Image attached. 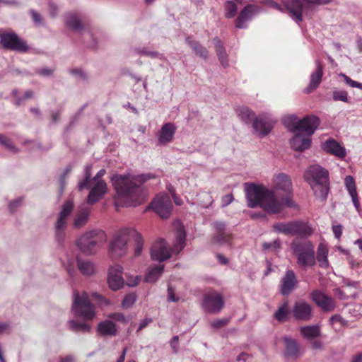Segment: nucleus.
Instances as JSON below:
<instances>
[{
  "instance_id": "obj_1",
  "label": "nucleus",
  "mask_w": 362,
  "mask_h": 362,
  "mask_svg": "<svg viewBox=\"0 0 362 362\" xmlns=\"http://www.w3.org/2000/svg\"><path fill=\"white\" fill-rule=\"evenodd\" d=\"M274 190H281L286 193L281 201L274 194V192L267 189L262 185L250 184L246 189L247 206L250 208L260 206L269 214H276L281 212L284 206L294 207L291 192L292 182L288 175L284 173L277 175L274 180Z\"/></svg>"
},
{
  "instance_id": "obj_2",
  "label": "nucleus",
  "mask_w": 362,
  "mask_h": 362,
  "mask_svg": "<svg viewBox=\"0 0 362 362\" xmlns=\"http://www.w3.org/2000/svg\"><path fill=\"white\" fill-rule=\"evenodd\" d=\"M150 175H115L112 182L116 192L115 202L125 206H135L144 203L146 192L143 186L148 180Z\"/></svg>"
},
{
  "instance_id": "obj_3",
  "label": "nucleus",
  "mask_w": 362,
  "mask_h": 362,
  "mask_svg": "<svg viewBox=\"0 0 362 362\" xmlns=\"http://www.w3.org/2000/svg\"><path fill=\"white\" fill-rule=\"evenodd\" d=\"M285 124L289 130L295 134L290 141L291 148L296 151H303L310 147V136L320 124V119L314 115H308L300 120L296 116L288 117Z\"/></svg>"
},
{
  "instance_id": "obj_4",
  "label": "nucleus",
  "mask_w": 362,
  "mask_h": 362,
  "mask_svg": "<svg viewBox=\"0 0 362 362\" xmlns=\"http://www.w3.org/2000/svg\"><path fill=\"white\" fill-rule=\"evenodd\" d=\"M303 177L312 189L314 196L325 202L329 192L328 170L319 165H313L306 169Z\"/></svg>"
},
{
  "instance_id": "obj_5",
  "label": "nucleus",
  "mask_w": 362,
  "mask_h": 362,
  "mask_svg": "<svg viewBox=\"0 0 362 362\" xmlns=\"http://www.w3.org/2000/svg\"><path fill=\"white\" fill-rule=\"evenodd\" d=\"M133 241L135 244L134 255L141 253L144 240L141 235L134 228H124L118 231L110 244V250L116 257H121L127 251V243Z\"/></svg>"
},
{
  "instance_id": "obj_6",
  "label": "nucleus",
  "mask_w": 362,
  "mask_h": 362,
  "mask_svg": "<svg viewBox=\"0 0 362 362\" xmlns=\"http://www.w3.org/2000/svg\"><path fill=\"white\" fill-rule=\"evenodd\" d=\"M107 241V235L102 230H93L85 233L76 242L78 249L83 253L90 255Z\"/></svg>"
},
{
  "instance_id": "obj_7",
  "label": "nucleus",
  "mask_w": 362,
  "mask_h": 362,
  "mask_svg": "<svg viewBox=\"0 0 362 362\" xmlns=\"http://www.w3.org/2000/svg\"><path fill=\"white\" fill-rule=\"evenodd\" d=\"M291 247L296 256L298 265L306 267L315 264L314 245L310 241L293 240Z\"/></svg>"
},
{
  "instance_id": "obj_8",
  "label": "nucleus",
  "mask_w": 362,
  "mask_h": 362,
  "mask_svg": "<svg viewBox=\"0 0 362 362\" xmlns=\"http://www.w3.org/2000/svg\"><path fill=\"white\" fill-rule=\"evenodd\" d=\"M74 296L72 308L76 315L81 317L86 320H92L95 316V309L90 303L88 294L86 292L79 294L78 291H75Z\"/></svg>"
},
{
  "instance_id": "obj_9",
  "label": "nucleus",
  "mask_w": 362,
  "mask_h": 362,
  "mask_svg": "<svg viewBox=\"0 0 362 362\" xmlns=\"http://www.w3.org/2000/svg\"><path fill=\"white\" fill-rule=\"evenodd\" d=\"M332 0H289L284 1V6L288 11L291 18L296 22L303 21L302 13L305 8L312 5H325Z\"/></svg>"
},
{
  "instance_id": "obj_10",
  "label": "nucleus",
  "mask_w": 362,
  "mask_h": 362,
  "mask_svg": "<svg viewBox=\"0 0 362 362\" xmlns=\"http://www.w3.org/2000/svg\"><path fill=\"white\" fill-rule=\"evenodd\" d=\"M0 45L6 50L25 53L29 50L26 41L14 32H0Z\"/></svg>"
},
{
  "instance_id": "obj_11",
  "label": "nucleus",
  "mask_w": 362,
  "mask_h": 362,
  "mask_svg": "<svg viewBox=\"0 0 362 362\" xmlns=\"http://www.w3.org/2000/svg\"><path fill=\"white\" fill-rule=\"evenodd\" d=\"M74 208L73 202L67 200L63 204L62 209L59 214L55 223V236L59 243L62 244L64 240V230L66 226V219L71 214Z\"/></svg>"
},
{
  "instance_id": "obj_12",
  "label": "nucleus",
  "mask_w": 362,
  "mask_h": 362,
  "mask_svg": "<svg viewBox=\"0 0 362 362\" xmlns=\"http://www.w3.org/2000/svg\"><path fill=\"white\" fill-rule=\"evenodd\" d=\"M223 296L216 291H210L203 297L202 307L205 312L218 313L224 307Z\"/></svg>"
},
{
  "instance_id": "obj_13",
  "label": "nucleus",
  "mask_w": 362,
  "mask_h": 362,
  "mask_svg": "<svg viewBox=\"0 0 362 362\" xmlns=\"http://www.w3.org/2000/svg\"><path fill=\"white\" fill-rule=\"evenodd\" d=\"M151 208L162 218H168L173 209V204L168 194L157 195L150 204Z\"/></svg>"
},
{
  "instance_id": "obj_14",
  "label": "nucleus",
  "mask_w": 362,
  "mask_h": 362,
  "mask_svg": "<svg viewBox=\"0 0 362 362\" xmlns=\"http://www.w3.org/2000/svg\"><path fill=\"white\" fill-rule=\"evenodd\" d=\"M313 307L304 300H300L295 302L292 314L296 320L300 321H309L313 317Z\"/></svg>"
},
{
  "instance_id": "obj_15",
  "label": "nucleus",
  "mask_w": 362,
  "mask_h": 362,
  "mask_svg": "<svg viewBox=\"0 0 362 362\" xmlns=\"http://www.w3.org/2000/svg\"><path fill=\"white\" fill-rule=\"evenodd\" d=\"M151 257L153 260L158 262L165 261L171 257V251L164 240L159 239L153 244L151 248Z\"/></svg>"
},
{
  "instance_id": "obj_16",
  "label": "nucleus",
  "mask_w": 362,
  "mask_h": 362,
  "mask_svg": "<svg viewBox=\"0 0 362 362\" xmlns=\"http://www.w3.org/2000/svg\"><path fill=\"white\" fill-rule=\"evenodd\" d=\"M313 300L322 310L329 313L334 310L336 305L334 300L320 291L315 290L311 293Z\"/></svg>"
},
{
  "instance_id": "obj_17",
  "label": "nucleus",
  "mask_w": 362,
  "mask_h": 362,
  "mask_svg": "<svg viewBox=\"0 0 362 362\" xmlns=\"http://www.w3.org/2000/svg\"><path fill=\"white\" fill-rule=\"evenodd\" d=\"M298 280L294 272L288 269L282 277L280 283V292L284 296H288L296 288Z\"/></svg>"
},
{
  "instance_id": "obj_18",
  "label": "nucleus",
  "mask_w": 362,
  "mask_h": 362,
  "mask_svg": "<svg viewBox=\"0 0 362 362\" xmlns=\"http://www.w3.org/2000/svg\"><path fill=\"white\" fill-rule=\"evenodd\" d=\"M216 233L213 235L211 243L213 244H230L232 240V234L226 230V224L223 222H216L214 224Z\"/></svg>"
},
{
  "instance_id": "obj_19",
  "label": "nucleus",
  "mask_w": 362,
  "mask_h": 362,
  "mask_svg": "<svg viewBox=\"0 0 362 362\" xmlns=\"http://www.w3.org/2000/svg\"><path fill=\"white\" fill-rule=\"evenodd\" d=\"M122 269V267L120 265H115L110 268L108 284L112 290L117 291L123 286Z\"/></svg>"
},
{
  "instance_id": "obj_20",
  "label": "nucleus",
  "mask_w": 362,
  "mask_h": 362,
  "mask_svg": "<svg viewBox=\"0 0 362 362\" xmlns=\"http://www.w3.org/2000/svg\"><path fill=\"white\" fill-rule=\"evenodd\" d=\"M107 190V186L106 182L102 180H98L88 194L87 203L92 205L99 202L102 198H103Z\"/></svg>"
},
{
  "instance_id": "obj_21",
  "label": "nucleus",
  "mask_w": 362,
  "mask_h": 362,
  "mask_svg": "<svg viewBox=\"0 0 362 362\" xmlns=\"http://www.w3.org/2000/svg\"><path fill=\"white\" fill-rule=\"evenodd\" d=\"M316 69L310 75V80L308 86L305 89L304 93L309 94L313 92L320 84L323 76V66L320 60L315 61Z\"/></svg>"
},
{
  "instance_id": "obj_22",
  "label": "nucleus",
  "mask_w": 362,
  "mask_h": 362,
  "mask_svg": "<svg viewBox=\"0 0 362 362\" xmlns=\"http://www.w3.org/2000/svg\"><path fill=\"white\" fill-rule=\"evenodd\" d=\"M176 128L173 123H166L158 132V144L165 146L173 139Z\"/></svg>"
},
{
  "instance_id": "obj_23",
  "label": "nucleus",
  "mask_w": 362,
  "mask_h": 362,
  "mask_svg": "<svg viewBox=\"0 0 362 362\" xmlns=\"http://www.w3.org/2000/svg\"><path fill=\"white\" fill-rule=\"evenodd\" d=\"M252 128L257 135L264 137L270 133L273 126L269 121L257 117L252 122Z\"/></svg>"
},
{
  "instance_id": "obj_24",
  "label": "nucleus",
  "mask_w": 362,
  "mask_h": 362,
  "mask_svg": "<svg viewBox=\"0 0 362 362\" xmlns=\"http://www.w3.org/2000/svg\"><path fill=\"white\" fill-rule=\"evenodd\" d=\"M322 148L327 153L339 158H344L346 155V149L334 139H328L322 144Z\"/></svg>"
},
{
  "instance_id": "obj_25",
  "label": "nucleus",
  "mask_w": 362,
  "mask_h": 362,
  "mask_svg": "<svg viewBox=\"0 0 362 362\" xmlns=\"http://www.w3.org/2000/svg\"><path fill=\"white\" fill-rule=\"evenodd\" d=\"M256 6L252 4H248L240 12L235 22V26L238 28H245L247 27L245 22L251 19L252 15L256 11Z\"/></svg>"
},
{
  "instance_id": "obj_26",
  "label": "nucleus",
  "mask_w": 362,
  "mask_h": 362,
  "mask_svg": "<svg viewBox=\"0 0 362 362\" xmlns=\"http://www.w3.org/2000/svg\"><path fill=\"white\" fill-rule=\"evenodd\" d=\"M313 233V229L305 222L292 221V236L308 237Z\"/></svg>"
},
{
  "instance_id": "obj_27",
  "label": "nucleus",
  "mask_w": 362,
  "mask_h": 362,
  "mask_svg": "<svg viewBox=\"0 0 362 362\" xmlns=\"http://www.w3.org/2000/svg\"><path fill=\"white\" fill-rule=\"evenodd\" d=\"M346 187L349 192V194L351 197L353 204L357 211H360L361 205L358 200V193L356 190V183L354 177L351 175H348L344 180Z\"/></svg>"
},
{
  "instance_id": "obj_28",
  "label": "nucleus",
  "mask_w": 362,
  "mask_h": 362,
  "mask_svg": "<svg viewBox=\"0 0 362 362\" xmlns=\"http://www.w3.org/2000/svg\"><path fill=\"white\" fill-rule=\"evenodd\" d=\"M97 332L103 337H114L117 334V329L112 321L104 320L98 325Z\"/></svg>"
},
{
  "instance_id": "obj_29",
  "label": "nucleus",
  "mask_w": 362,
  "mask_h": 362,
  "mask_svg": "<svg viewBox=\"0 0 362 362\" xmlns=\"http://www.w3.org/2000/svg\"><path fill=\"white\" fill-rule=\"evenodd\" d=\"M66 25L74 31H80L83 28L81 18L77 13L70 12L65 16Z\"/></svg>"
},
{
  "instance_id": "obj_30",
  "label": "nucleus",
  "mask_w": 362,
  "mask_h": 362,
  "mask_svg": "<svg viewBox=\"0 0 362 362\" xmlns=\"http://www.w3.org/2000/svg\"><path fill=\"white\" fill-rule=\"evenodd\" d=\"M186 43L191 47L197 56L206 59L209 57L208 49L204 47L199 42L193 40L192 37H187L185 39Z\"/></svg>"
},
{
  "instance_id": "obj_31",
  "label": "nucleus",
  "mask_w": 362,
  "mask_h": 362,
  "mask_svg": "<svg viewBox=\"0 0 362 362\" xmlns=\"http://www.w3.org/2000/svg\"><path fill=\"white\" fill-rule=\"evenodd\" d=\"M213 42L220 63L223 67H226L228 65V58L223 42L216 37L213 39Z\"/></svg>"
},
{
  "instance_id": "obj_32",
  "label": "nucleus",
  "mask_w": 362,
  "mask_h": 362,
  "mask_svg": "<svg viewBox=\"0 0 362 362\" xmlns=\"http://www.w3.org/2000/svg\"><path fill=\"white\" fill-rule=\"evenodd\" d=\"M238 117L244 123L248 124L257 117L255 112L247 106H240L236 109Z\"/></svg>"
},
{
  "instance_id": "obj_33",
  "label": "nucleus",
  "mask_w": 362,
  "mask_h": 362,
  "mask_svg": "<svg viewBox=\"0 0 362 362\" xmlns=\"http://www.w3.org/2000/svg\"><path fill=\"white\" fill-rule=\"evenodd\" d=\"M186 233L183 226H180L176 231V243L171 251L179 254L185 247Z\"/></svg>"
},
{
  "instance_id": "obj_34",
  "label": "nucleus",
  "mask_w": 362,
  "mask_h": 362,
  "mask_svg": "<svg viewBox=\"0 0 362 362\" xmlns=\"http://www.w3.org/2000/svg\"><path fill=\"white\" fill-rule=\"evenodd\" d=\"M328 248L324 243H320L317 247V255L315 260L317 259L319 266L322 268H328L329 261L327 259Z\"/></svg>"
},
{
  "instance_id": "obj_35",
  "label": "nucleus",
  "mask_w": 362,
  "mask_h": 362,
  "mask_svg": "<svg viewBox=\"0 0 362 362\" xmlns=\"http://www.w3.org/2000/svg\"><path fill=\"white\" fill-rule=\"evenodd\" d=\"M283 341L285 345L286 355L291 357H297L299 353V346L297 341L291 338L284 337Z\"/></svg>"
},
{
  "instance_id": "obj_36",
  "label": "nucleus",
  "mask_w": 362,
  "mask_h": 362,
  "mask_svg": "<svg viewBox=\"0 0 362 362\" xmlns=\"http://www.w3.org/2000/svg\"><path fill=\"white\" fill-rule=\"evenodd\" d=\"M89 215V209L83 208L81 209L75 217L74 227L76 228H80L85 226L88 221Z\"/></svg>"
},
{
  "instance_id": "obj_37",
  "label": "nucleus",
  "mask_w": 362,
  "mask_h": 362,
  "mask_svg": "<svg viewBox=\"0 0 362 362\" xmlns=\"http://www.w3.org/2000/svg\"><path fill=\"white\" fill-rule=\"evenodd\" d=\"M290 310L288 301H284L283 304L274 313V317L280 322H286L288 320Z\"/></svg>"
},
{
  "instance_id": "obj_38",
  "label": "nucleus",
  "mask_w": 362,
  "mask_h": 362,
  "mask_svg": "<svg viewBox=\"0 0 362 362\" xmlns=\"http://www.w3.org/2000/svg\"><path fill=\"white\" fill-rule=\"evenodd\" d=\"M300 333L306 339H313L320 335V328L318 325L304 326L300 328Z\"/></svg>"
},
{
  "instance_id": "obj_39",
  "label": "nucleus",
  "mask_w": 362,
  "mask_h": 362,
  "mask_svg": "<svg viewBox=\"0 0 362 362\" xmlns=\"http://www.w3.org/2000/svg\"><path fill=\"white\" fill-rule=\"evenodd\" d=\"M69 323L70 329L75 332L89 333L91 329L90 325L85 322L72 320Z\"/></svg>"
},
{
  "instance_id": "obj_40",
  "label": "nucleus",
  "mask_w": 362,
  "mask_h": 362,
  "mask_svg": "<svg viewBox=\"0 0 362 362\" xmlns=\"http://www.w3.org/2000/svg\"><path fill=\"white\" fill-rule=\"evenodd\" d=\"M77 266L83 275L90 276L95 272V265L90 261L77 259Z\"/></svg>"
},
{
  "instance_id": "obj_41",
  "label": "nucleus",
  "mask_w": 362,
  "mask_h": 362,
  "mask_svg": "<svg viewBox=\"0 0 362 362\" xmlns=\"http://www.w3.org/2000/svg\"><path fill=\"white\" fill-rule=\"evenodd\" d=\"M164 269L163 265L156 266L151 269L145 276V281L153 283L158 280Z\"/></svg>"
},
{
  "instance_id": "obj_42",
  "label": "nucleus",
  "mask_w": 362,
  "mask_h": 362,
  "mask_svg": "<svg viewBox=\"0 0 362 362\" xmlns=\"http://www.w3.org/2000/svg\"><path fill=\"white\" fill-rule=\"evenodd\" d=\"M273 228L276 232L281 233L286 235H292V221L287 223H276L273 225Z\"/></svg>"
},
{
  "instance_id": "obj_43",
  "label": "nucleus",
  "mask_w": 362,
  "mask_h": 362,
  "mask_svg": "<svg viewBox=\"0 0 362 362\" xmlns=\"http://www.w3.org/2000/svg\"><path fill=\"white\" fill-rule=\"evenodd\" d=\"M225 17L226 18H233L238 11L237 5L234 1H226L224 4Z\"/></svg>"
},
{
  "instance_id": "obj_44",
  "label": "nucleus",
  "mask_w": 362,
  "mask_h": 362,
  "mask_svg": "<svg viewBox=\"0 0 362 362\" xmlns=\"http://www.w3.org/2000/svg\"><path fill=\"white\" fill-rule=\"evenodd\" d=\"M71 172V167L67 166L63 174L60 176V177L58 179V185L59 187V194L62 195L64 191V188L66 187V180L67 179L68 175Z\"/></svg>"
},
{
  "instance_id": "obj_45",
  "label": "nucleus",
  "mask_w": 362,
  "mask_h": 362,
  "mask_svg": "<svg viewBox=\"0 0 362 362\" xmlns=\"http://www.w3.org/2000/svg\"><path fill=\"white\" fill-rule=\"evenodd\" d=\"M136 300V294L131 293L126 295L122 302V305L124 308H129L132 306Z\"/></svg>"
},
{
  "instance_id": "obj_46",
  "label": "nucleus",
  "mask_w": 362,
  "mask_h": 362,
  "mask_svg": "<svg viewBox=\"0 0 362 362\" xmlns=\"http://www.w3.org/2000/svg\"><path fill=\"white\" fill-rule=\"evenodd\" d=\"M91 298L92 300L96 301L100 306L109 305L110 304V301L107 298L99 293H93Z\"/></svg>"
},
{
  "instance_id": "obj_47",
  "label": "nucleus",
  "mask_w": 362,
  "mask_h": 362,
  "mask_svg": "<svg viewBox=\"0 0 362 362\" xmlns=\"http://www.w3.org/2000/svg\"><path fill=\"white\" fill-rule=\"evenodd\" d=\"M329 322L332 325L335 323H339L342 327H346L349 325L348 321L344 320L340 315L338 314L333 315L329 318Z\"/></svg>"
},
{
  "instance_id": "obj_48",
  "label": "nucleus",
  "mask_w": 362,
  "mask_h": 362,
  "mask_svg": "<svg viewBox=\"0 0 362 362\" xmlns=\"http://www.w3.org/2000/svg\"><path fill=\"white\" fill-rule=\"evenodd\" d=\"M333 99L337 100H340L343 102L348 101V95L347 92L344 90H335L333 92Z\"/></svg>"
},
{
  "instance_id": "obj_49",
  "label": "nucleus",
  "mask_w": 362,
  "mask_h": 362,
  "mask_svg": "<svg viewBox=\"0 0 362 362\" xmlns=\"http://www.w3.org/2000/svg\"><path fill=\"white\" fill-rule=\"evenodd\" d=\"M228 323V320L223 318V319H217L212 322H211L210 325L211 327L215 329H219L221 327H225Z\"/></svg>"
},
{
  "instance_id": "obj_50",
  "label": "nucleus",
  "mask_w": 362,
  "mask_h": 362,
  "mask_svg": "<svg viewBox=\"0 0 362 362\" xmlns=\"http://www.w3.org/2000/svg\"><path fill=\"white\" fill-rule=\"evenodd\" d=\"M0 144L4 146L6 148L8 149H13L14 146L11 142V141L3 134H0Z\"/></svg>"
},
{
  "instance_id": "obj_51",
  "label": "nucleus",
  "mask_w": 362,
  "mask_h": 362,
  "mask_svg": "<svg viewBox=\"0 0 362 362\" xmlns=\"http://www.w3.org/2000/svg\"><path fill=\"white\" fill-rule=\"evenodd\" d=\"M30 13L31 15L33 22L36 25H42V18L40 13H38L35 10H30Z\"/></svg>"
},
{
  "instance_id": "obj_52",
  "label": "nucleus",
  "mask_w": 362,
  "mask_h": 362,
  "mask_svg": "<svg viewBox=\"0 0 362 362\" xmlns=\"http://www.w3.org/2000/svg\"><path fill=\"white\" fill-rule=\"evenodd\" d=\"M170 346L173 350V352L176 354L179 351V337L174 336L170 340Z\"/></svg>"
},
{
  "instance_id": "obj_53",
  "label": "nucleus",
  "mask_w": 362,
  "mask_h": 362,
  "mask_svg": "<svg viewBox=\"0 0 362 362\" xmlns=\"http://www.w3.org/2000/svg\"><path fill=\"white\" fill-rule=\"evenodd\" d=\"M281 246L279 240H274L272 243H264L262 245L263 249L267 250L271 248L277 249Z\"/></svg>"
},
{
  "instance_id": "obj_54",
  "label": "nucleus",
  "mask_w": 362,
  "mask_h": 362,
  "mask_svg": "<svg viewBox=\"0 0 362 362\" xmlns=\"http://www.w3.org/2000/svg\"><path fill=\"white\" fill-rule=\"evenodd\" d=\"M344 78H345V81H346V83L350 85V86L356 87V88H358L360 89H362V83H358V82L355 81H353L350 78H349L348 76H346L345 75H344Z\"/></svg>"
},
{
  "instance_id": "obj_55",
  "label": "nucleus",
  "mask_w": 362,
  "mask_h": 362,
  "mask_svg": "<svg viewBox=\"0 0 362 362\" xmlns=\"http://www.w3.org/2000/svg\"><path fill=\"white\" fill-rule=\"evenodd\" d=\"M332 231L336 238L339 239L342 234V226L336 225L332 226Z\"/></svg>"
},
{
  "instance_id": "obj_56",
  "label": "nucleus",
  "mask_w": 362,
  "mask_h": 362,
  "mask_svg": "<svg viewBox=\"0 0 362 362\" xmlns=\"http://www.w3.org/2000/svg\"><path fill=\"white\" fill-rule=\"evenodd\" d=\"M90 178H87V177H84V179L78 183V189L81 191L83 189L88 187L90 185Z\"/></svg>"
},
{
  "instance_id": "obj_57",
  "label": "nucleus",
  "mask_w": 362,
  "mask_h": 362,
  "mask_svg": "<svg viewBox=\"0 0 362 362\" xmlns=\"http://www.w3.org/2000/svg\"><path fill=\"white\" fill-rule=\"evenodd\" d=\"M168 300L173 302H177L179 300V298L175 296L174 291L171 286H168Z\"/></svg>"
},
{
  "instance_id": "obj_58",
  "label": "nucleus",
  "mask_w": 362,
  "mask_h": 362,
  "mask_svg": "<svg viewBox=\"0 0 362 362\" xmlns=\"http://www.w3.org/2000/svg\"><path fill=\"white\" fill-rule=\"evenodd\" d=\"M110 317L113 320L119 322H124L125 320V317L122 313H115L110 315Z\"/></svg>"
},
{
  "instance_id": "obj_59",
  "label": "nucleus",
  "mask_w": 362,
  "mask_h": 362,
  "mask_svg": "<svg viewBox=\"0 0 362 362\" xmlns=\"http://www.w3.org/2000/svg\"><path fill=\"white\" fill-rule=\"evenodd\" d=\"M152 321L153 320L151 318H146V319L143 320L141 322V323L139 324V326L138 327L136 332H139L141 330H142L143 329H144L145 327H146L150 323L152 322Z\"/></svg>"
},
{
  "instance_id": "obj_60",
  "label": "nucleus",
  "mask_w": 362,
  "mask_h": 362,
  "mask_svg": "<svg viewBox=\"0 0 362 362\" xmlns=\"http://www.w3.org/2000/svg\"><path fill=\"white\" fill-rule=\"evenodd\" d=\"M54 70L48 68L41 69L37 71V74L41 76H47L53 73Z\"/></svg>"
},
{
  "instance_id": "obj_61",
  "label": "nucleus",
  "mask_w": 362,
  "mask_h": 362,
  "mask_svg": "<svg viewBox=\"0 0 362 362\" xmlns=\"http://www.w3.org/2000/svg\"><path fill=\"white\" fill-rule=\"evenodd\" d=\"M21 199H17L11 202L9 204V209L11 211H13L21 204Z\"/></svg>"
},
{
  "instance_id": "obj_62",
  "label": "nucleus",
  "mask_w": 362,
  "mask_h": 362,
  "mask_svg": "<svg viewBox=\"0 0 362 362\" xmlns=\"http://www.w3.org/2000/svg\"><path fill=\"white\" fill-rule=\"evenodd\" d=\"M233 194H227L223 197L222 201L224 205H228L233 202Z\"/></svg>"
},
{
  "instance_id": "obj_63",
  "label": "nucleus",
  "mask_w": 362,
  "mask_h": 362,
  "mask_svg": "<svg viewBox=\"0 0 362 362\" xmlns=\"http://www.w3.org/2000/svg\"><path fill=\"white\" fill-rule=\"evenodd\" d=\"M216 257L221 264L226 265L228 263V259L221 254H217Z\"/></svg>"
},
{
  "instance_id": "obj_64",
  "label": "nucleus",
  "mask_w": 362,
  "mask_h": 362,
  "mask_svg": "<svg viewBox=\"0 0 362 362\" xmlns=\"http://www.w3.org/2000/svg\"><path fill=\"white\" fill-rule=\"evenodd\" d=\"M9 330V324L6 322H0V334L6 332Z\"/></svg>"
}]
</instances>
